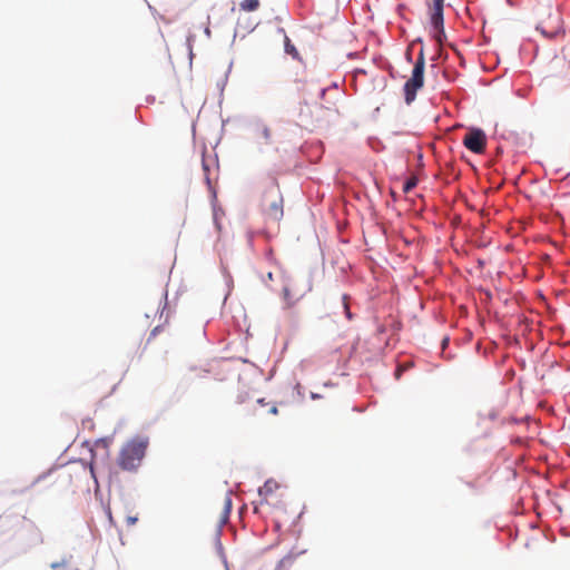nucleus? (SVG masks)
<instances>
[{"label": "nucleus", "instance_id": "15", "mask_svg": "<svg viewBox=\"0 0 570 570\" xmlns=\"http://www.w3.org/2000/svg\"><path fill=\"white\" fill-rule=\"evenodd\" d=\"M126 522L128 525H134L138 522V515H135V517H131V515H128L126 518Z\"/></svg>", "mask_w": 570, "mask_h": 570}, {"label": "nucleus", "instance_id": "16", "mask_svg": "<svg viewBox=\"0 0 570 570\" xmlns=\"http://www.w3.org/2000/svg\"><path fill=\"white\" fill-rule=\"evenodd\" d=\"M344 308H345L346 317H347L348 320H351V318H352V314H351L350 308H348V305H347V303H346V296H344Z\"/></svg>", "mask_w": 570, "mask_h": 570}, {"label": "nucleus", "instance_id": "2", "mask_svg": "<svg viewBox=\"0 0 570 570\" xmlns=\"http://www.w3.org/2000/svg\"><path fill=\"white\" fill-rule=\"evenodd\" d=\"M142 461V442L130 441L119 453L118 464L125 471H136Z\"/></svg>", "mask_w": 570, "mask_h": 570}, {"label": "nucleus", "instance_id": "19", "mask_svg": "<svg viewBox=\"0 0 570 570\" xmlns=\"http://www.w3.org/2000/svg\"><path fill=\"white\" fill-rule=\"evenodd\" d=\"M257 403H259V404H262V405H265V403H264V400H263V399H259V400L257 401Z\"/></svg>", "mask_w": 570, "mask_h": 570}, {"label": "nucleus", "instance_id": "20", "mask_svg": "<svg viewBox=\"0 0 570 570\" xmlns=\"http://www.w3.org/2000/svg\"><path fill=\"white\" fill-rule=\"evenodd\" d=\"M52 568L53 569L59 568V564L58 563H52Z\"/></svg>", "mask_w": 570, "mask_h": 570}, {"label": "nucleus", "instance_id": "10", "mask_svg": "<svg viewBox=\"0 0 570 570\" xmlns=\"http://www.w3.org/2000/svg\"><path fill=\"white\" fill-rule=\"evenodd\" d=\"M232 511V499L229 495H226L224 499L223 510L218 517V524L223 527L227 523L229 513Z\"/></svg>", "mask_w": 570, "mask_h": 570}, {"label": "nucleus", "instance_id": "3", "mask_svg": "<svg viewBox=\"0 0 570 570\" xmlns=\"http://www.w3.org/2000/svg\"><path fill=\"white\" fill-rule=\"evenodd\" d=\"M262 207L266 216L273 220H279L283 217V196L276 180H274L273 186L264 193Z\"/></svg>", "mask_w": 570, "mask_h": 570}, {"label": "nucleus", "instance_id": "13", "mask_svg": "<svg viewBox=\"0 0 570 570\" xmlns=\"http://www.w3.org/2000/svg\"><path fill=\"white\" fill-rule=\"evenodd\" d=\"M284 45H285L286 53L293 56L294 58L298 57V52H297L295 46L292 43L291 39L287 36H285Z\"/></svg>", "mask_w": 570, "mask_h": 570}, {"label": "nucleus", "instance_id": "1", "mask_svg": "<svg viewBox=\"0 0 570 570\" xmlns=\"http://www.w3.org/2000/svg\"><path fill=\"white\" fill-rule=\"evenodd\" d=\"M425 58L421 51L414 63L412 76L404 85V99L407 105L415 100L416 92L424 85Z\"/></svg>", "mask_w": 570, "mask_h": 570}, {"label": "nucleus", "instance_id": "11", "mask_svg": "<svg viewBox=\"0 0 570 570\" xmlns=\"http://www.w3.org/2000/svg\"><path fill=\"white\" fill-rule=\"evenodd\" d=\"M239 8L246 12L256 11L259 8V0H243Z\"/></svg>", "mask_w": 570, "mask_h": 570}, {"label": "nucleus", "instance_id": "4", "mask_svg": "<svg viewBox=\"0 0 570 570\" xmlns=\"http://www.w3.org/2000/svg\"><path fill=\"white\" fill-rule=\"evenodd\" d=\"M537 30L548 39H556L563 35V22L558 11H549L547 19L541 20L537 26Z\"/></svg>", "mask_w": 570, "mask_h": 570}, {"label": "nucleus", "instance_id": "7", "mask_svg": "<svg viewBox=\"0 0 570 570\" xmlns=\"http://www.w3.org/2000/svg\"><path fill=\"white\" fill-rule=\"evenodd\" d=\"M202 167L206 185L208 189L215 195L214 183L216 181V177L213 178V173L218 170V161L216 157L207 156L206 153H203Z\"/></svg>", "mask_w": 570, "mask_h": 570}, {"label": "nucleus", "instance_id": "18", "mask_svg": "<svg viewBox=\"0 0 570 570\" xmlns=\"http://www.w3.org/2000/svg\"><path fill=\"white\" fill-rule=\"evenodd\" d=\"M214 220H215V224H216L217 228L220 229V225L218 223V216H217L216 212L214 213Z\"/></svg>", "mask_w": 570, "mask_h": 570}, {"label": "nucleus", "instance_id": "8", "mask_svg": "<svg viewBox=\"0 0 570 570\" xmlns=\"http://www.w3.org/2000/svg\"><path fill=\"white\" fill-rule=\"evenodd\" d=\"M305 295L304 289H299L297 287V283L295 281H289L283 287V297L288 307L293 306L296 302H298Z\"/></svg>", "mask_w": 570, "mask_h": 570}, {"label": "nucleus", "instance_id": "9", "mask_svg": "<svg viewBox=\"0 0 570 570\" xmlns=\"http://www.w3.org/2000/svg\"><path fill=\"white\" fill-rule=\"evenodd\" d=\"M279 488L278 483L273 480V479H269L267 480L263 487H261L258 489V494L265 500L267 501V498L273 494L277 489Z\"/></svg>", "mask_w": 570, "mask_h": 570}, {"label": "nucleus", "instance_id": "12", "mask_svg": "<svg viewBox=\"0 0 570 570\" xmlns=\"http://www.w3.org/2000/svg\"><path fill=\"white\" fill-rule=\"evenodd\" d=\"M257 136L259 139H262L265 144L271 142V130L268 127L262 125L257 129Z\"/></svg>", "mask_w": 570, "mask_h": 570}, {"label": "nucleus", "instance_id": "17", "mask_svg": "<svg viewBox=\"0 0 570 570\" xmlns=\"http://www.w3.org/2000/svg\"><path fill=\"white\" fill-rule=\"evenodd\" d=\"M278 410H277V406L276 405H272L271 409H269V413L271 414H277Z\"/></svg>", "mask_w": 570, "mask_h": 570}, {"label": "nucleus", "instance_id": "14", "mask_svg": "<svg viewBox=\"0 0 570 570\" xmlns=\"http://www.w3.org/2000/svg\"><path fill=\"white\" fill-rule=\"evenodd\" d=\"M416 185H417V178L413 176L410 179H407L406 183L404 184L403 191L410 193Z\"/></svg>", "mask_w": 570, "mask_h": 570}, {"label": "nucleus", "instance_id": "5", "mask_svg": "<svg viewBox=\"0 0 570 570\" xmlns=\"http://www.w3.org/2000/svg\"><path fill=\"white\" fill-rule=\"evenodd\" d=\"M443 8L444 0H432L430 4L431 24L434 29V38L439 43L442 42V37L444 36Z\"/></svg>", "mask_w": 570, "mask_h": 570}, {"label": "nucleus", "instance_id": "6", "mask_svg": "<svg viewBox=\"0 0 570 570\" xmlns=\"http://www.w3.org/2000/svg\"><path fill=\"white\" fill-rule=\"evenodd\" d=\"M463 145L474 154H482L487 145L485 134L481 129H472L464 136Z\"/></svg>", "mask_w": 570, "mask_h": 570}]
</instances>
